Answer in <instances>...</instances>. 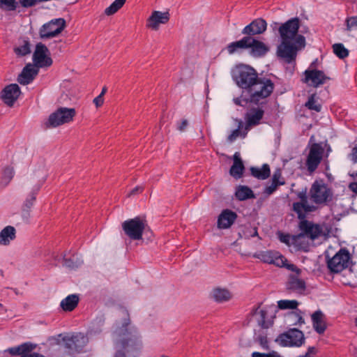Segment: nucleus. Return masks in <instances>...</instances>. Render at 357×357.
<instances>
[{
    "mask_svg": "<svg viewBox=\"0 0 357 357\" xmlns=\"http://www.w3.org/2000/svg\"><path fill=\"white\" fill-rule=\"evenodd\" d=\"M231 73L236 85L248 93L251 102L257 104L274 90V84L270 79L259 77L256 70L248 65H236Z\"/></svg>",
    "mask_w": 357,
    "mask_h": 357,
    "instance_id": "nucleus-1",
    "label": "nucleus"
},
{
    "mask_svg": "<svg viewBox=\"0 0 357 357\" xmlns=\"http://www.w3.org/2000/svg\"><path fill=\"white\" fill-rule=\"evenodd\" d=\"M300 25L301 20L296 17L280 24L278 28L280 43L277 47L276 55L287 63L294 61L298 51L306 45L305 36L298 34Z\"/></svg>",
    "mask_w": 357,
    "mask_h": 357,
    "instance_id": "nucleus-2",
    "label": "nucleus"
},
{
    "mask_svg": "<svg viewBox=\"0 0 357 357\" xmlns=\"http://www.w3.org/2000/svg\"><path fill=\"white\" fill-rule=\"evenodd\" d=\"M116 351L114 357H138L142 349V342L137 329L130 326V319H124L121 327L113 333Z\"/></svg>",
    "mask_w": 357,
    "mask_h": 357,
    "instance_id": "nucleus-3",
    "label": "nucleus"
},
{
    "mask_svg": "<svg viewBox=\"0 0 357 357\" xmlns=\"http://www.w3.org/2000/svg\"><path fill=\"white\" fill-rule=\"evenodd\" d=\"M253 257L261 261L270 264H274L278 267H285L289 271H297L299 270L294 264H287V259L280 252L273 250H261L255 252Z\"/></svg>",
    "mask_w": 357,
    "mask_h": 357,
    "instance_id": "nucleus-4",
    "label": "nucleus"
},
{
    "mask_svg": "<svg viewBox=\"0 0 357 357\" xmlns=\"http://www.w3.org/2000/svg\"><path fill=\"white\" fill-rule=\"evenodd\" d=\"M310 199L317 204H323L331 200L333 192L324 180H315L310 189Z\"/></svg>",
    "mask_w": 357,
    "mask_h": 357,
    "instance_id": "nucleus-5",
    "label": "nucleus"
},
{
    "mask_svg": "<svg viewBox=\"0 0 357 357\" xmlns=\"http://www.w3.org/2000/svg\"><path fill=\"white\" fill-rule=\"evenodd\" d=\"M351 255L346 248H341L332 258L327 260V266L330 271L338 273L348 268Z\"/></svg>",
    "mask_w": 357,
    "mask_h": 357,
    "instance_id": "nucleus-6",
    "label": "nucleus"
},
{
    "mask_svg": "<svg viewBox=\"0 0 357 357\" xmlns=\"http://www.w3.org/2000/svg\"><path fill=\"white\" fill-rule=\"evenodd\" d=\"M146 220L140 217L127 220L122 223L125 234L132 240H140L146 226Z\"/></svg>",
    "mask_w": 357,
    "mask_h": 357,
    "instance_id": "nucleus-7",
    "label": "nucleus"
},
{
    "mask_svg": "<svg viewBox=\"0 0 357 357\" xmlns=\"http://www.w3.org/2000/svg\"><path fill=\"white\" fill-rule=\"evenodd\" d=\"M275 342L282 347H301L305 342L303 333L296 328L289 329L287 332L280 334Z\"/></svg>",
    "mask_w": 357,
    "mask_h": 357,
    "instance_id": "nucleus-8",
    "label": "nucleus"
},
{
    "mask_svg": "<svg viewBox=\"0 0 357 357\" xmlns=\"http://www.w3.org/2000/svg\"><path fill=\"white\" fill-rule=\"evenodd\" d=\"M76 114L74 108L59 107L49 116L47 126L56 128L73 121Z\"/></svg>",
    "mask_w": 357,
    "mask_h": 357,
    "instance_id": "nucleus-9",
    "label": "nucleus"
},
{
    "mask_svg": "<svg viewBox=\"0 0 357 357\" xmlns=\"http://www.w3.org/2000/svg\"><path fill=\"white\" fill-rule=\"evenodd\" d=\"M66 27V21L63 18H56L44 24L39 30V35L42 39H48L58 36Z\"/></svg>",
    "mask_w": 357,
    "mask_h": 357,
    "instance_id": "nucleus-10",
    "label": "nucleus"
},
{
    "mask_svg": "<svg viewBox=\"0 0 357 357\" xmlns=\"http://www.w3.org/2000/svg\"><path fill=\"white\" fill-rule=\"evenodd\" d=\"M65 347L71 352H80L89 342L87 335L82 333H77L71 335H66L63 338Z\"/></svg>",
    "mask_w": 357,
    "mask_h": 357,
    "instance_id": "nucleus-11",
    "label": "nucleus"
},
{
    "mask_svg": "<svg viewBox=\"0 0 357 357\" xmlns=\"http://www.w3.org/2000/svg\"><path fill=\"white\" fill-rule=\"evenodd\" d=\"M324 153V149L321 144L314 143L310 149L306 160V166L307 171L310 173L314 172L320 164Z\"/></svg>",
    "mask_w": 357,
    "mask_h": 357,
    "instance_id": "nucleus-12",
    "label": "nucleus"
},
{
    "mask_svg": "<svg viewBox=\"0 0 357 357\" xmlns=\"http://www.w3.org/2000/svg\"><path fill=\"white\" fill-rule=\"evenodd\" d=\"M49 50L43 43H38L33 54V61L37 68L49 67L52 64V59L47 56Z\"/></svg>",
    "mask_w": 357,
    "mask_h": 357,
    "instance_id": "nucleus-13",
    "label": "nucleus"
},
{
    "mask_svg": "<svg viewBox=\"0 0 357 357\" xmlns=\"http://www.w3.org/2000/svg\"><path fill=\"white\" fill-rule=\"evenodd\" d=\"M298 228L301 231L298 234L299 238L306 236L312 240H314L321 236L322 234V228L320 225L314 224L307 220L300 221Z\"/></svg>",
    "mask_w": 357,
    "mask_h": 357,
    "instance_id": "nucleus-14",
    "label": "nucleus"
},
{
    "mask_svg": "<svg viewBox=\"0 0 357 357\" xmlns=\"http://www.w3.org/2000/svg\"><path fill=\"white\" fill-rule=\"evenodd\" d=\"M267 29L266 21L261 17L255 19L246 25L241 31V33L245 36L254 37L263 34Z\"/></svg>",
    "mask_w": 357,
    "mask_h": 357,
    "instance_id": "nucleus-15",
    "label": "nucleus"
},
{
    "mask_svg": "<svg viewBox=\"0 0 357 357\" xmlns=\"http://www.w3.org/2000/svg\"><path fill=\"white\" fill-rule=\"evenodd\" d=\"M21 94V89L17 84L6 86L1 92L2 101L8 106H13Z\"/></svg>",
    "mask_w": 357,
    "mask_h": 357,
    "instance_id": "nucleus-16",
    "label": "nucleus"
},
{
    "mask_svg": "<svg viewBox=\"0 0 357 357\" xmlns=\"http://www.w3.org/2000/svg\"><path fill=\"white\" fill-rule=\"evenodd\" d=\"M304 74L305 82L315 88L323 85L327 80L330 79V77L326 76L322 70L317 69H307Z\"/></svg>",
    "mask_w": 357,
    "mask_h": 357,
    "instance_id": "nucleus-17",
    "label": "nucleus"
},
{
    "mask_svg": "<svg viewBox=\"0 0 357 357\" xmlns=\"http://www.w3.org/2000/svg\"><path fill=\"white\" fill-rule=\"evenodd\" d=\"M248 50L251 56L261 58L264 57L270 51V47L263 41L255 37L249 36Z\"/></svg>",
    "mask_w": 357,
    "mask_h": 357,
    "instance_id": "nucleus-18",
    "label": "nucleus"
},
{
    "mask_svg": "<svg viewBox=\"0 0 357 357\" xmlns=\"http://www.w3.org/2000/svg\"><path fill=\"white\" fill-rule=\"evenodd\" d=\"M36 348V345L31 342H24L18 346L8 348L7 351L13 356L20 355V357H45L38 353H31Z\"/></svg>",
    "mask_w": 357,
    "mask_h": 357,
    "instance_id": "nucleus-19",
    "label": "nucleus"
},
{
    "mask_svg": "<svg viewBox=\"0 0 357 357\" xmlns=\"http://www.w3.org/2000/svg\"><path fill=\"white\" fill-rule=\"evenodd\" d=\"M169 20V13L168 12L153 11L149 17L146 26L153 29L158 30L160 24H166Z\"/></svg>",
    "mask_w": 357,
    "mask_h": 357,
    "instance_id": "nucleus-20",
    "label": "nucleus"
},
{
    "mask_svg": "<svg viewBox=\"0 0 357 357\" xmlns=\"http://www.w3.org/2000/svg\"><path fill=\"white\" fill-rule=\"evenodd\" d=\"M291 210L297 214L300 221H302L306 220L308 213L315 211L317 207L309 203L296 202L293 203Z\"/></svg>",
    "mask_w": 357,
    "mask_h": 357,
    "instance_id": "nucleus-21",
    "label": "nucleus"
},
{
    "mask_svg": "<svg viewBox=\"0 0 357 357\" xmlns=\"http://www.w3.org/2000/svg\"><path fill=\"white\" fill-rule=\"evenodd\" d=\"M38 73V70L36 68L30 63L27 64L18 75L17 82L22 85L29 84L33 82Z\"/></svg>",
    "mask_w": 357,
    "mask_h": 357,
    "instance_id": "nucleus-22",
    "label": "nucleus"
},
{
    "mask_svg": "<svg viewBox=\"0 0 357 357\" xmlns=\"http://www.w3.org/2000/svg\"><path fill=\"white\" fill-rule=\"evenodd\" d=\"M264 114V111L261 108H253L245 115L246 123L245 130H249L251 127L256 126L260 123Z\"/></svg>",
    "mask_w": 357,
    "mask_h": 357,
    "instance_id": "nucleus-23",
    "label": "nucleus"
},
{
    "mask_svg": "<svg viewBox=\"0 0 357 357\" xmlns=\"http://www.w3.org/2000/svg\"><path fill=\"white\" fill-rule=\"evenodd\" d=\"M237 218V215L235 212L225 209L222 211L218 218V227L219 229H227L229 228Z\"/></svg>",
    "mask_w": 357,
    "mask_h": 357,
    "instance_id": "nucleus-24",
    "label": "nucleus"
},
{
    "mask_svg": "<svg viewBox=\"0 0 357 357\" xmlns=\"http://www.w3.org/2000/svg\"><path fill=\"white\" fill-rule=\"evenodd\" d=\"M249 36H244L239 40L231 42L226 47V50L229 55L241 53L242 51L248 50Z\"/></svg>",
    "mask_w": 357,
    "mask_h": 357,
    "instance_id": "nucleus-25",
    "label": "nucleus"
},
{
    "mask_svg": "<svg viewBox=\"0 0 357 357\" xmlns=\"http://www.w3.org/2000/svg\"><path fill=\"white\" fill-rule=\"evenodd\" d=\"M311 317L314 331L319 334H323L326 329L323 312L321 310H317L312 314Z\"/></svg>",
    "mask_w": 357,
    "mask_h": 357,
    "instance_id": "nucleus-26",
    "label": "nucleus"
},
{
    "mask_svg": "<svg viewBox=\"0 0 357 357\" xmlns=\"http://www.w3.org/2000/svg\"><path fill=\"white\" fill-rule=\"evenodd\" d=\"M244 169L245 167L240 154L238 152H236L234 155V162L230 168L229 174L231 176L238 179L243 176Z\"/></svg>",
    "mask_w": 357,
    "mask_h": 357,
    "instance_id": "nucleus-27",
    "label": "nucleus"
},
{
    "mask_svg": "<svg viewBox=\"0 0 357 357\" xmlns=\"http://www.w3.org/2000/svg\"><path fill=\"white\" fill-rule=\"evenodd\" d=\"M79 301L77 294H70L61 301L60 307L63 311L71 312L77 306Z\"/></svg>",
    "mask_w": 357,
    "mask_h": 357,
    "instance_id": "nucleus-28",
    "label": "nucleus"
},
{
    "mask_svg": "<svg viewBox=\"0 0 357 357\" xmlns=\"http://www.w3.org/2000/svg\"><path fill=\"white\" fill-rule=\"evenodd\" d=\"M16 230L13 226H6L0 232V245H8L14 240Z\"/></svg>",
    "mask_w": 357,
    "mask_h": 357,
    "instance_id": "nucleus-29",
    "label": "nucleus"
},
{
    "mask_svg": "<svg viewBox=\"0 0 357 357\" xmlns=\"http://www.w3.org/2000/svg\"><path fill=\"white\" fill-rule=\"evenodd\" d=\"M250 173L252 176L259 180H265L271 175L270 167L268 164H264L261 168L257 167H250Z\"/></svg>",
    "mask_w": 357,
    "mask_h": 357,
    "instance_id": "nucleus-30",
    "label": "nucleus"
},
{
    "mask_svg": "<svg viewBox=\"0 0 357 357\" xmlns=\"http://www.w3.org/2000/svg\"><path fill=\"white\" fill-rule=\"evenodd\" d=\"M235 196L239 201H244L255 197V194L251 188L246 185H238L236 188Z\"/></svg>",
    "mask_w": 357,
    "mask_h": 357,
    "instance_id": "nucleus-31",
    "label": "nucleus"
},
{
    "mask_svg": "<svg viewBox=\"0 0 357 357\" xmlns=\"http://www.w3.org/2000/svg\"><path fill=\"white\" fill-rule=\"evenodd\" d=\"M105 320L104 314H100L97 316L91 322L88 333L90 335H96L102 332Z\"/></svg>",
    "mask_w": 357,
    "mask_h": 357,
    "instance_id": "nucleus-32",
    "label": "nucleus"
},
{
    "mask_svg": "<svg viewBox=\"0 0 357 357\" xmlns=\"http://www.w3.org/2000/svg\"><path fill=\"white\" fill-rule=\"evenodd\" d=\"M212 296L215 301L222 303L229 301L231 297V294L227 289L217 288L213 289Z\"/></svg>",
    "mask_w": 357,
    "mask_h": 357,
    "instance_id": "nucleus-33",
    "label": "nucleus"
},
{
    "mask_svg": "<svg viewBox=\"0 0 357 357\" xmlns=\"http://www.w3.org/2000/svg\"><path fill=\"white\" fill-rule=\"evenodd\" d=\"M287 288L293 291H302L305 289V282L296 276H291L287 282Z\"/></svg>",
    "mask_w": 357,
    "mask_h": 357,
    "instance_id": "nucleus-34",
    "label": "nucleus"
},
{
    "mask_svg": "<svg viewBox=\"0 0 357 357\" xmlns=\"http://www.w3.org/2000/svg\"><path fill=\"white\" fill-rule=\"evenodd\" d=\"M14 170L13 167H7L3 170L2 176L0 181V185L5 188L8 185L14 176Z\"/></svg>",
    "mask_w": 357,
    "mask_h": 357,
    "instance_id": "nucleus-35",
    "label": "nucleus"
},
{
    "mask_svg": "<svg viewBox=\"0 0 357 357\" xmlns=\"http://www.w3.org/2000/svg\"><path fill=\"white\" fill-rule=\"evenodd\" d=\"M63 265L69 268H76L79 267L83 261L79 258L77 255H73L70 258L64 257Z\"/></svg>",
    "mask_w": 357,
    "mask_h": 357,
    "instance_id": "nucleus-36",
    "label": "nucleus"
},
{
    "mask_svg": "<svg viewBox=\"0 0 357 357\" xmlns=\"http://www.w3.org/2000/svg\"><path fill=\"white\" fill-rule=\"evenodd\" d=\"M243 128V122L242 121H238V128L235 130H234L228 136L227 141L229 142H232L235 141L238 137H242L243 138H245L247 135L248 131L245 130L244 132H241V129Z\"/></svg>",
    "mask_w": 357,
    "mask_h": 357,
    "instance_id": "nucleus-37",
    "label": "nucleus"
},
{
    "mask_svg": "<svg viewBox=\"0 0 357 357\" xmlns=\"http://www.w3.org/2000/svg\"><path fill=\"white\" fill-rule=\"evenodd\" d=\"M278 236L279 240L282 243H285L287 245H290L291 244L296 243L298 241V240L299 239V236H298V234L291 236L288 234H284L281 231H279L278 233Z\"/></svg>",
    "mask_w": 357,
    "mask_h": 357,
    "instance_id": "nucleus-38",
    "label": "nucleus"
},
{
    "mask_svg": "<svg viewBox=\"0 0 357 357\" xmlns=\"http://www.w3.org/2000/svg\"><path fill=\"white\" fill-rule=\"evenodd\" d=\"M305 106L310 109L314 110L317 112H319L321 110V105L316 100V94H312L309 96L307 101L305 102Z\"/></svg>",
    "mask_w": 357,
    "mask_h": 357,
    "instance_id": "nucleus-39",
    "label": "nucleus"
},
{
    "mask_svg": "<svg viewBox=\"0 0 357 357\" xmlns=\"http://www.w3.org/2000/svg\"><path fill=\"white\" fill-rule=\"evenodd\" d=\"M334 54L340 59H344L349 56V50L342 43H335L333 45Z\"/></svg>",
    "mask_w": 357,
    "mask_h": 357,
    "instance_id": "nucleus-40",
    "label": "nucleus"
},
{
    "mask_svg": "<svg viewBox=\"0 0 357 357\" xmlns=\"http://www.w3.org/2000/svg\"><path fill=\"white\" fill-rule=\"evenodd\" d=\"M126 0H115L109 7H107L105 13L107 15H112L116 13L126 3Z\"/></svg>",
    "mask_w": 357,
    "mask_h": 357,
    "instance_id": "nucleus-41",
    "label": "nucleus"
},
{
    "mask_svg": "<svg viewBox=\"0 0 357 357\" xmlns=\"http://www.w3.org/2000/svg\"><path fill=\"white\" fill-rule=\"evenodd\" d=\"M298 303L296 300H280L278 301V307L280 310L296 309Z\"/></svg>",
    "mask_w": 357,
    "mask_h": 357,
    "instance_id": "nucleus-42",
    "label": "nucleus"
},
{
    "mask_svg": "<svg viewBox=\"0 0 357 357\" xmlns=\"http://www.w3.org/2000/svg\"><path fill=\"white\" fill-rule=\"evenodd\" d=\"M259 306L252 310L254 314H259V319H258L259 324L264 328L269 327V324L266 321V312L264 310H259Z\"/></svg>",
    "mask_w": 357,
    "mask_h": 357,
    "instance_id": "nucleus-43",
    "label": "nucleus"
},
{
    "mask_svg": "<svg viewBox=\"0 0 357 357\" xmlns=\"http://www.w3.org/2000/svg\"><path fill=\"white\" fill-rule=\"evenodd\" d=\"M14 51L17 55L21 56L29 54L31 52L29 42L28 40L24 41V44L15 47Z\"/></svg>",
    "mask_w": 357,
    "mask_h": 357,
    "instance_id": "nucleus-44",
    "label": "nucleus"
},
{
    "mask_svg": "<svg viewBox=\"0 0 357 357\" xmlns=\"http://www.w3.org/2000/svg\"><path fill=\"white\" fill-rule=\"evenodd\" d=\"M38 190V188L36 190L33 191L29 197L26 198L24 206H23V211L24 212H28L30 208L33 205V202L36 199V195L37 194V191Z\"/></svg>",
    "mask_w": 357,
    "mask_h": 357,
    "instance_id": "nucleus-45",
    "label": "nucleus"
},
{
    "mask_svg": "<svg viewBox=\"0 0 357 357\" xmlns=\"http://www.w3.org/2000/svg\"><path fill=\"white\" fill-rule=\"evenodd\" d=\"M16 0H0V8L8 10H15L17 8Z\"/></svg>",
    "mask_w": 357,
    "mask_h": 357,
    "instance_id": "nucleus-46",
    "label": "nucleus"
},
{
    "mask_svg": "<svg viewBox=\"0 0 357 357\" xmlns=\"http://www.w3.org/2000/svg\"><path fill=\"white\" fill-rule=\"evenodd\" d=\"M289 318L291 319L294 323V325H301L305 324V320L302 315L298 312H293L291 313Z\"/></svg>",
    "mask_w": 357,
    "mask_h": 357,
    "instance_id": "nucleus-47",
    "label": "nucleus"
},
{
    "mask_svg": "<svg viewBox=\"0 0 357 357\" xmlns=\"http://www.w3.org/2000/svg\"><path fill=\"white\" fill-rule=\"evenodd\" d=\"M347 31H352L357 29V17H348L346 20Z\"/></svg>",
    "mask_w": 357,
    "mask_h": 357,
    "instance_id": "nucleus-48",
    "label": "nucleus"
},
{
    "mask_svg": "<svg viewBox=\"0 0 357 357\" xmlns=\"http://www.w3.org/2000/svg\"><path fill=\"white\" fill-rule=\"evenodd\" d=\"M271 181L275 182L276 183H278L280 185H283L285 184L284 178H282V172L280 169H277L276 171L274 172Z\"/></svg>",
    "mask_w": 357,
    "mask_h": 357,
    "instance_id": "nucleus-49",
    "label": "nucleus"
},
{
    "mask_svg": "<svg viewBox=\"0 0 357 357\" xmlns=\"http://www.w3.org/2000/svg\"><path fill=\"white\" fill-rule=\"evenodd\" d=\"M278 183H276L274 181H271V183L270 185L266 186L264 188V193L266 195H272L278 188V186H280Z\"/></svg>",
    "mask_w": 357,
    "mask_h": 357,
    "instance_id": "nucleus-50",
    "label": "nucleus"
},
{
    "mask_svg": "<svg viewBox=\"0 0 357 357\" xmlns=\"http://www.w3.org/2000/svg\"><path fill=\"white\" fill-rule=\"evenodd\" d=\"M38 1V0H20L21 6L24 8L32 7Z\"/></svg>",
    "mask_w": 357,
    "mask_h": 357,
    "instance_id": "nucleus-51",
    "label": "nucleus"
},
{
    "mask_svg": "<svg viewBox=\"0 0 357 357\" xmlns=\"http://www.w3.org/2000/svg\"><path fill=\"white\" fill-rule=\"evenodd\" d=\"M233 101L235 105L242 107H245L248 103V100L246 99L242 98L241 97L235 98L233 99Z\"/></svg>",
    "mask_w": 357,
    "mask_h": 357,
    "instance_id": "nucleus-52",
    "label": "nucleus"
},
{
    "mask_svg": "<svg viewBox=\"0 0 357 357\" xmlns=\"http://www.w3.org/2000/svg\"><path fill=\"white\" fill-rule=\"evenodd\" d=\"M297 196L300 199V201L298 202L309 203L308 200H307V193H306L305 190L299 192L297 194Z\"/></svg>",
    "mask_w": 357,
    "mask_h": 357,
    "instance_id": "nucleus-53",
    "label": "nucleus"
},
{
    "mask_svg": "<svg viewBox=\"0 0 357 357\" xmlns=\"http://www.w3.org/2000/svg\"><path fill=\"white\" fill-rule=\"evenodd\" d=\"M104 98L102 96L98 95L93 100V102L97 107H100L103 104Z\"/></svg>",
    "mask_w": 357,
    "mask_h": 357,
    "instance_id": "nucleus-54",
    "label": "nucleus"
},
{
    "mask_svg": "<svg viewBox=\"0 0 357 357\" xmlns=\"http://www.w3.org/2000/svg\"><path fill=\"white\" fill-rule=\"evenodd\" d=\"M143 190V188L140 186H136L128 194V196L134 195L136 194H138L139 192H142Z\"/></svg>",
    "mask_w": 357,
    "mask_h": 357,
    "instance_id": "nucleus-55",
    "label": "nucleus"
},
{
    "mask_svg": "<svg viewBox=\"0 0 357 357\" xmlns=\"http://www.w3.org/2000/svg\"><path fill=\"white\" fill-rule=\"evenodd\" d=\"M188 121L186 119H184L181 121V123L178 128L180 131H184L185 129L186 128V127L188 126Z\"/></svg>",
    "mask_w": 357,
    "mask_h": 357,
    "instance_id": "nucleus-56",
    "label": "nucleus"
},
{
    "mask_svg": "<svg viewBox=\"0 0 357 357\" xmlns=\"http://www.w3.org/2000/svg\"><path fill=\"white\" fill-rule=\"evenodd\" d=\"M351 160L354 162H357V147H354L351 151Z\"/></svg>",
    "mask_w": 357,
    "mask_h": 357,
    "instance_id": "nucleus-57",
    "label": "nucleus"
},
{
    "mask_svg": "<svg viewBox=\"0 0 357 357\" xmlns=\"http://www.w3.org/2000/svg\"><path fill=\"white\" fill-rule=\"evenodd\" d=\"M349 188L355 193L357 194V182L350 183Z\"/></svg>",
    "mask_w": 357,
    "mask_h": 357,
    "instance_id": "nucleus-58",
    "label": "nucleus"
},
{
    "mask_svg": "<svg viewBox=\"0 0 357 357\" xmlns=\"http://www.w3.org/2000/svg\"><path fill=\"white\" fill-rule=\"evenodd\" d=\"M315 353V348L313 347H310L307 349V351L305 354H308L309 356H311L312 354H314Z\"/></svg>",
    "mask_w": 357,
    "mask_h": 357,
    "instance_id": "nucleus-59",
    "label": "nucleus"
},
{
    "mask_svg": "<svg viewBox=\"0 0 357 357\" xmlns=\"http://www.w3.org/2000/svg\"><path fill=\"white\" fill-rule=\"evenodd\" d=\"M107 91V88L105 86L102 88L101 93H100V96H102L105 95V93Z\"/></svg>",
    "mask_w": 357,
    "mask_h": 357,
    "instance_id": "nucleus-60",
    "label": "nucleus"
},
{
    "mask_svg": "<svg viewBox=\"0 0 357 357\" xmlns=\"http://www.w3.org/2000/svg\"><path fill=\"white\" fill-rule=\"evenodd\" d=\"M258 235V233H257V231L256 229H255V232L254 234L252 235V236H257Z\"/></svg>",
    "mask_w": 357,
    "mask_h": 357,
    "instance_id": "nucleus-61",
    "label": "nucleus"
},
{
    "mask_svg": "<svg viewBox=\"0 0 357 357\" xmlns=\"http://www.w3.org/2000/svg\"><path fill=\"white\" fill-rule=\"evenodd\" d=\"M298 357H312V356H309L308 354H305V355H303V356H299Z\"/></svg>",
    "mask_w": 357,
    "mask_h": 357,
    "instance_id": "nucleus-62",
    "label": "nucleus"
},
{
    "mask_svg": "<svg viewBox=\"0 0 357 357\" xmlns=\"http://www.w3.org/2000/svg\"><path fill=\"white\" fill-rule=\"evenodd\" d=\"M123 314H124L126 316H128V312H127V311H126V310H123Z\"/></svg>",
    "mask_w": 357,
    "mask_h": 357,
    "instance_id": "nucleus-63",
    "label": "nucleus"
},
{
    "mask_svg": "<svg viewBox=\"0 0 357 357\" xmlns=\"http://www.w3.org/2000/svg\"><path fill=\"white\" fill-rule=\"evenodd\" d=\"M355 325L357 327V317L355 319Z\"/></svg>",
    "mask_w": 357,
    "mask_h": 357,
    "instance_id": "nucleus-64",
    "label": "nucleus"
}]
</instances>
